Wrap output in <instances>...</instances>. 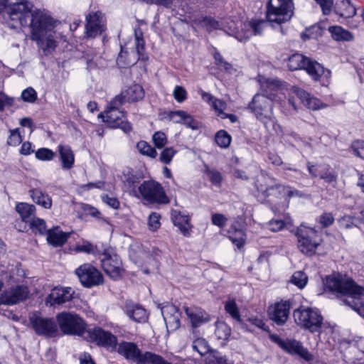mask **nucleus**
Returning <instances> with one entry per match:
<instances>
[{
  "label": "nucleus",
  "mask_w": 364,
  "mask_h": 364,
  "mask_svg": "<svg viewBox=\"0 0 364 364\" xmlns=\"http://www.w3.org/2000/svg\"><path fill=\"white\" fill-rule=\"evenodd\" d=\"M284 225V222L282 220H272L268 223L267 226L270 230L277 232L281 230Z\"/></svg>",
  "instance_id": "obj_63"
},
{
  "label": "nucleus",
  "mask_w": 364,
  "mask_h": 364,
  "mask_svg": "<svg viewBox=\"0 0 364 364\" xmlns=\"http://www.w3.org/2000/svg\"><path fill=\"white\" fill-rule=\"evenodd\" d=\"M102 200L105 203L114 209H117L119 207V201L116 198L109 197L108 195H104L102 196Z\"/></svg>",
  "instance_id": "obj_64"
},
{
  "label": "nucleus",
  "mask_w": 364,
  "mask_h": 364,
  "mask_svg": "<svg viewBox=\"0 0 364 364\" xmlns=\"http://www.w3.org/2000/svg\"><path fill=\"white\" fill-rule=\"evenodd\" d=\"M21 97L24 102L33 103L37 100V92L33 88L28 87L22 92Z\"/></svg>",
  "instance_id": "obj_49"
},
{
  "label": "nucleus",
  "mask_w": 364,
  "mask_h": 364,
  "mask_svg": "<svg viewBox=\"0 0 364 364\" xmlns=\"http://www.w3.org/2000/svg\"><path fill=\"white\" fill-rule=\"evenodd\" d=\"M177 153V151L173 147H166L163 149L159 156V160L164 164H168L172 161L173 157Z\"/></svg>",
  "instance_id": "obj_45"
},
{
  "label": "nucleus",
  "mask_w": 364,
  "mask_h": 364,
  "mask_svg": "<svg viewBox=\"0 0 364 364\" xmlns=\"http://www.w3.org/2000/svg\"><path fill=\"white\" fill-rule=\"evenodd\" d=\"M231 329L230 326L224 322L216 323L215 334L218 339L226 340L230 336Z\"/></svg>",
  "instance_id": "obj_43"
},
{
  "label": "nucleus",
  "mask_w": 364,
  "mask_h": 364,
  "mask_svg": "<svg viewBox=\"0 0 364 364\" xmlns=\"http://www.w3.org/2000/svg\"><path fill=\"white\" fill-rule=\"evenodd\" d=\"M185 116L186 112L181 110L170 112L168 114L170 120L174 123L178 124H182Z\"/></svg>",
  "instance_id": "obj_60"
},
{
  "label": "nucleus",
  "mask_w": 364,
  "mask_h": 364,
  "mask_svg": "<svg viewBox=\"0 0 364 364\" xmlns=\"http://www.w3.org/2000/svg\"><path fill=\"white\" fill-rule=\"evenodd\" d=\"M55 318L58 331L64 335L83 337L87 331L85 321L75 312L64 311L58 313Z\"/></svg>",
  "instance_id": "obj_4"
},
{
  "label": "nucleus",
  "mask_w": 364,
  "mask_h": 364,
  "mask_svg": "<svg viewBox=\"0 0 364 364\" xmlns=\"http://www.w3.org/2000/svg\"><path fill=\"white\" fill-rule=\"evenodd\" d=\"M75 274L85 287L90 288L103 283L101 272L90 264H83L75 269Z\"/></svg>",
  "instance_id": "obj_15"
},
{
  "label": "nucleus",
  "mask_w": 364,
  "mask_h": 364,
  "mask_svg": "<svg viewBox=\"0 0 364 364\" xmlns=\"http://www.w3.org/2000/svg\"><path fill=\"white\" fill-rule=\"evenodd\" d=\"M200 23L208 32L220 28L219 23L211 17H204L201 20Z\"/></svg>",
  "instance_id": "obj_51"
},
{
  "label": "nucleus",
  "mask_w": 364,
  "mask_h": 364,
  "mask_svg": "<svg viewBox=\"0 0 364 364\" xmlns=\"http://www.w3.org/2000/svg\"><path fill=\"white\" fill-rule=\"evenodd\" d=\"M290 303L288 301H282L275 303L269 307L268 314L269 318L277 325H283L289 318Z\"/></svg>",
  "instance_id": "obj_18"
},
{
  "label": "nucleus",
  "mask_w": 364,
  "mask_h": 364,
  "mask_svg": "<svg viewBox=\"0 0 364 364\" xmlns=\"http://www.w3.org/2000/svg\"><path fill=\"white\" fill-rule=\"evenodd\" d=\"M355 217L350 215H344L338 220L339 225L346 229L352 228L355 226L354 223Z\"/></svg>",
  "instance_id": "obj_56"
},
{
  "label": "nucleus",
  "mask_w": 364,
  "mask_h": 364,
  "mask_svg": "<svg viewBox=\"0 0 364 364\" xmlns=\"http://www.w3.org/2000/svg\"><path fill=\"white\" fill-rule=\"evenodd\" d=\"M124 311L126 315L135 322L143 323L147 320L146 311L141 306L127 303Z\"/></svg>",
  "instance_id": "obj_28"
},
{
  "label": "nucleus",
  "mask_w": 364,
  "mask_h": 364,
  "mask_svg": "<svg viewBox=\"0 0 364 364\" xmlns=\"http://www.w3.org/2000/svg\"><path fill=\"white\" fill-rule=\"evenodd\" d=\"M14 103V99L9 97L5 93L0 92V111H3L7 106H11Z\"/></svg>",
  "instance_id": "obj_62"
},
{
  "label": "nucleus",
  "mask_w": 364,
  "mask_h": 364,
  "mask_svg": "<svg viewBox=\"0 0 364 364\" xmlns=\"http://www.w3.org/2000/svg\"><path fill=\"white\" fill-rule=\"evenodd\" d=\"M127 102L124 100V97L122 96V92L120 95H117L114 98H113L107 109H119V107Z\"/></svg>",
  "instance_id": "obj_59"
},
{
  "label": "nucleus",
  "mask_w": 364,
  "mask_h": 364,
  "mask_svg": "<svg viewBox=\"0 0 364 364\" xmlns=\"http://www.w3.org/2000/svg\"><path fill=\"white\" fill-rule=\"evenodd\" d=\"M173 95L178 102H182L187 98V92L186 90L182 86L179 85L176 86L174 88Z\"/></svg>",
  "instance_id": "obj_54"
},
{
  "label": "nucleus",
  "mask_w": 364,
  "mask_h": 364,
  "mask_svg": "<svg viewBox=\"0 0 364 364\" xmlns=\"http://www.w3.org/2000/svg\"><path fill=\"white\" fill-rule=\"evenodd\" d=\"M304 70L314 80H318L321 76L328 78L331 75L329 70H326L321 64L310 58L308 59Z\"/></svg>",
  "instance_id": "obj_26"
},
{
  "label": "nucleus",
  "mask_w": 364,
  "mask_h": 364,
  "mask_svg": "<svg viewBox=\"0 0 364 364\" xmlns=\"http://www.w3.org/2000/svg\"><path fill=\"white\" fill-rule=\"evenodd\" d=\"M16 210L25 223H28L35 217L36 207L33 205L26 203H18L16 205Z\"/></svg>",
  "instance_id": "obj_34"
},
{
  "label": "nucleus",
  "mask_w": 364,
  "mask_h": 364,
  "mask_svg": "<svg viewBox=\"0 0 364 364\" xmlns=\"http://www.w3.org/2000/svg\"><path fill=\"white\" fill-rule=\"evenodd\" d=\"M329 31L331 33L333 38L337 41H348L352 38L350 33L348 31L344 30L341 26H331L329 27Z\"/></svg>",
  "instance_id": "obj_41"
},
{
  "label": "nucleus",
  "mask_w": 364,
  "mask_h": 364,
  "mask_svg": "<svg viewBox=\"0 0 364 364\" xmlns=\"http://www.w3.org/2000/svg\"><path fill=\"white\" fill-rule=\"evenodd\" d=\"M83 338L88 342L106 348H114L117 344V338L114 335L98 326L87 329Z\"/></svg>",
  "instance_id": "obj_14"
},
{
  "label": "nucleus",
  "mask_w": 364,
  "mask_h": 364,
  "mask_svg": "<svg viewBox=\"0 0 364 364\" xmlns=\"http://www.w3.org/2000/svg\"><path fill=\"white\" fill-rule=\"evenodd\" d=\"M206 364H228V363L225 357L218 352H214L207 357Z\"/></svg>",
  "instance_id": "obj_52"
},
{
  "label": "nucleus",
  "mask_w": 364,
  "mask_h": 364,
  "mask_svg": "<svg viewBox=\"0 0 364 364\" xmlns=\"http://www.w3.org/2000/svg\"><path fill=\"white\" fill-rule=\"evenodd\" d=\"M21 142V136L18 129L10 131V135L7 139V144L10 146H16Z\"/></svg>",
  "instance_id": "obj_53"
},
{
  "label": "nucleus",
  "mask_w": 364,
  "mask_h": 364,
  "mask_svg": "<svg viewBox=\"0 0 364 364\" xmlns=\"http://www.w3.org/2000/svg\"><path fill=\"white\" fill-rule=\"evenodd\" d=\"M228 233L230 240L237 247H240L244 245L245 242V234L240 228L238 222L235 221L230 225Z\"/></svg>",
  "instance_id": "obj_30"
},
{
  "label": "nucleus",
  "mask_w": 364,
  "mask_h": 364,
  "mask_svg": "<svg viewBox=\"0 0 364 364\" xmlns=\"http://www.w3.org/2000/svg\"><path fill=\"white\" fill-rule=\"evenodd\" d=\"M292 0H269L267 5V18L272 26L282 25L289 21L293 16Z\"/></svg>",
  "instance_id": "obj_6"
},
{
  "label": "nucleus",
  "mask_w": 364,
  "mask_h": 364,
  "mask_svg": "<svg viewBox=\"0 0 364 364\" xmlns=\"http://www.w3.org/2000/svg\"><path fill=\"white\" fill-rule=\"evenodd\" d=\"M29 294V291L26 286H17L11 288L4 292L0 297V304L8 305L16 304L26 300Z\"/></svg>",
  "instance_id": "obj_17"
},
{
  "label": "nucleus",
  "mask_w": 364,
  "mask_h": 364,
  "mask_svg": "<svg viewBox=\"0 0 364 364\" xmlns=\"http://www.w3.org/2000/svg\"><path fill=\"white\" fill-rule=\"evenodd\" d=\"M321 8L322 13L324 15H328L331 12L333 6V0H315Z\"/></svg>",
  "instance_id": "obj_57"
},
{
  "label": "nucleus",
  "mask_w": 364,
  "mask_h": 364,
  "mask_svg": "<svg viewBox=\"0 0 364 364\" xmlns=\"http://www.w3.org/2000/svg\"><path fill=\"white\" fill-rule=\"evenodd\" d=\"M103 121L112 127H117L122 124V121L125 119V114L119 109H107L103 113L100 114Z\"/></svg>",
  "instance_id": "obj_25"
},
{
  "label": "nucleus",
  "mask_w": 364,
  "mask_h": 364,
  "mask_svg": "<svg viewBox=\"0 0 364 364\" xmlns=\"http://www.w3.org/2000/svg\"><path fill=\"white\" fill-rule=\"evenodd\" d=\"M274 181V178H264V184H256L257 191L265 198L274 197L275 198L284 199L285 201V207L288 206L289 199L290 198L301 197L302 196L299 191L292 189L288 186L276 183Z\"/></svg>",
  "instance_id": "obj_5"
},
{
  "label": "nucleus",
  "mask_w": 364,
  "mask_h": 364,
  "mask_svg": "<svg viewBox=\"0 0 364 364\" xmlns=\"http://www.w3.org/2000/svg\"><path fill=\"white\" fill-rule=\"evenodd\" d=\"M140 182V176L131 168H126L122 172L123 188L130 196H135L137 193L136 186Z\"/></svg>",
  "instance_id": "obj_22"
},
{
  "label": "nucleus",
  "mask_w": 364,
  "mask_h": 364,
  "mask_svg": "<svg viewBox=\"0 0 364 364\" xmlns=\"http://www.w3.org/2000/svg\"><path fill=\"white\" fill-rule=\"evenodd\" d=\"M29 322L38 336L53 338L58 335L56 318L43 317L38 312H34L29 316Z\"/></svg>",
  "instance_id": "obj_10"
},
{
  "label": "nucleus",
  "mask_w": 364,
  "mask_h": 364,
  "mask_svg": "<svg viewBox=\"0 0 364 364\" xmlns=\"http://www.w3.org/2000/svg\"><path fill=\"white\" fill-rule=\"evenodd\" d=\"M269 339L277 344L282 350L291 355H298L306 361H311L314 356L302 343L294 339L283 340L279 336L274 333L269 335Z\"/></svg>",
  "instance_id": "obj_12"
},
{
  "label": "nucleus",
  "mask_w": 364,
  "mask_h": 364,
  "mask_svg": "<svg viewBox=\"0 0 364 364\" xmlns=\"http://www.w3.org/2000/svg\"><path fill=\"white\" fill-rule=\"evenodd\" d=\"M267 26V22L264 20L252 19L247 22L231 21L228 23L225 31L239 41H245L252 35H261Z\"/></svg>",
  "instance_id": "obj_3"
},
{
  "label": "nucleus",
  "mask_w": 364,
  "mask_h": 364,
  "mask_svg": "<svg viewBox=\"0 0 364 364\" xmlns=\"http://www.w3.org/2000/svg\"><path fill=\"white\" fill-rule=\"evenodd\" d=\"M249 107L256 117L264 124H267L273 117L272 101L264 95H255Z\"/></svg>",
  "instance_id": "obj_13"
},
{
  "label": "nucleus",
  "mask_w": 364,
  "mask_h": 364,
  "mask_svg": "<svg viewBox=\"0 0 364 364\" xmlns=\"http://www.w3.org/2000/svg\"><path fill=\"white\" fill-rule=\"evenodd\" d=\"M336 13L341 17L350 18L355 14L356 10L350 0H341L336 4Z\"/></svg>",
  "instance_id": "obj_35"
},
{
  "label": "nucleus",
  "mask_w": 364,
  "mask_h": 364,
  "mask_svg": "<svg viewBox=\"0 0 364 364\" xmlns=\"http://www.w3.org/2000/svg\"><path fill=\"white\" fill-rule=\"evenodd\" d=\"M154 146L157 149L163 148L167 143L166 134L162 132H156L152 136Z\"/></svg>",
  "instance_id": "obj_48"
},
{
  "label": "nucleus",
  "mask_w": 364,
  "mask_h": 364,
  "mask_svg": "<svg viewBox=\"0 0 364 364\" xmlns=\"http://www.w3.org/2000/svg\"><path fill=\"white\" fill-rule=\"evenodd\" d=\"M68 233L63 232L59 228H55L48 230V242L54 247L62 246L68 240Z\"/></svg>",
  "instance_id": "obj_31"
},
{
  "label": "nucleus",
  "mask_w": 364,
  "mask_h": 364,
  "mask_svg": "<svg viewBox=\"0 0 364 364\" xmlns=\"http://www.w3.org/2000/svg\"><path fill=\"white\" fill-rule=\"evenodd\" d=\"M29 0H0V13L8 25L16 28L19 26L31 29V39L35 41L45 55L55 50L61 35L55 28L57 21L49 11L33 9Z\"/></svg>",
  "instance_id": "obj_1"
},
{
  "label": "nucleus",
  "mask_w": 364,
  "mask_h": 364,
  "mask_svg": "<svg viewBox=\"0 0 364 364\" xmlns=\"http://www.w3.org/2000/svg\"><path fill=\"white\" fill-rule=\"evenodd\" d=\"M291 92L294 93L301 101V102L309 109L316 110L323 107V104L317 98L311 97L305 90L294 86L291 87Z\"/></svg>",
  "instance_id": "obj_23"
},
{
  "label": "nucleus",
  "mask_w": 364,
  "mask_h": 364,
  "mask_svg": "<svg viewBox=\"0 0 364 364\" xmlns=\"http://www.w3.org/2000/svg\"><path fill=\"white\" fill-rule=\"evenodd\" d=\"M161 313L168 331H173L180 327V313L176 306L173 304H167L161 308Z\"/></svg>",
  "instance_id": "obj_20"
},
{
  "label": "nucleus",
  "mask_w": 364,
  "mask_h": 364,
  "mask_svg": "<svg viewBox=\"0 0 364 364\" xmlns=\"http://www.w3.org/2000/svg\"><path fill=\"white\" fill-rule=\"evenodd\" d=\"M141 198L151 204H166L169 203L162 186L154 181H145L137 188V193L134 196Z\"/></svg>",
  "instance_id": "obj_7"
},
{
  "label": "nucleus",
  "mask_w": 364,
  "mask_h": 364,
  "mask_svg": "<svg viewBox=\"0 0 364 364\" xmlns=\"http://www.w3.org/2000/svg\"><path fill=\"white\" fill-rule=\"evenodd\" d=\"M350 149L356 156L364 159V141L355 140L353 141Z\"/></svg>",
  "instance_id": "obj_47"
},
{
  "label": "nucleus",
  "mask_w": 364,
  "mask_h": 364,
  "mask_svg": "<svg viewBox=\"0 0 364 364\" xmlns=\"http://www.w3.org/2000/svg\"><path fill=\"white\" fill-rule=\"evenodd\" d=\"M183 310L193 328H198L210 320V315L200 307L184 306Z\"/></svg>",
  "instance_id": "obj_21"
},
{
  "label": "nucleus",
  "mask_w": 364,
  "mask_h": 364,
  "mask_svg": "<svg viewBox=\"0 0 364 364\" xmlns=\"http://www.w3.org/2000/svg\"><path fill=\"white\" fill-rule=\"evenodd\" d=\"M171 218L176 227L185 236L191 235V225L188 215L181 214L179 211L173 210L171 213Z\"/></svg>",
  "instance_id": "obj_27"
},
{
  "label": "nucleus",
  "mask_w": 364,
  "mask_h": 364,
  "mask_svg": "<svg viewBox=\"0 0 364 364\" xmlns=\"http://www.w3.org/2000/svg\"><path fill=\"white\" fill-rule=\"evenodd\" d=\"M142 33L139 35L136 33L135 40H136V50L139 55V59H144V42L143 38H141Z\"/></svg>",
  "instance_id": "obj_58"
},
{
  "label": "nucleus",
  "mask_w": 364,
  "mask_h": 364,
  "mask_svg": "<svg viewBox=\"0 0 364 364\" xmlns=\"http://www.w3.org/2000/svg\"><path fill=\"white\" fill-rule=\"evenodd\" d=\"M136 149L140 154L151 159H155L157 156L156 149L145 141H139L136 144Z\"/></svg>",
  "instance_id": "obj_39"
},
{
  "label": "nucleus",
  "mask_w": 364,
  "mask_h": 364,
  "mask_svg": "<svg viewBox=\"0 0 364 364\" xmlns=\"http://www.w3.org/2000/svg\"><path fill=\"white\" fill-rule=\"evenodd\" d=\"M55 155V153L48 148H41L35 153L36 159L41 161H50L54 158Z\"/></svg>",
  "instance_id": "obj_46"
},
{
  "label": "nucleus",
  "mask_w": 364,
  "mask_h": 364,
  "mask_svg": "<svg viewBox=\"0 0 364 364\" xmlns=\"http://www.w3.org/2000/svg\"><path fill=\"white\" fill-rule=\"evenodd\" d=\"M102 267L105 272L112 279L122 278L125 272L120 257L112 249H106L100 255Z\"/></svg>",
  "instance_id": "obj_11"
},
{
  "label": "nucleus",
  "mask_w": 364,
  "mask_h": 364,
  "mask_svg": "<svg viewBox=\"0 0 364 364\" xmlns=\"http://www.w3.org/2000/svg\"><path fill=\"white\" fill-rule=\"evenodd\" d=\"M318 221L323 228H326L333 224L334 217L331 213H323L319 216Z\"/></svg>",
  "instance_id": "obj_55"
},
{
  "label": "nucleus",
  "mask_w": 364,
  "mask_h": 364,
  "mask_svg": "<svg viewBox=\"0 0 364 364\" xmlns=\"http://www.w3.org/2000/svg\"><path fill=\"white\" fill-rule=\"evenodd\" d=\"M75 291L71 287H56L46 299V303L50 306L63 304L72 300Z\"/></svg>",
  "instance_id": "obj_19"
},
{
  "label": "nucleus",
  "mask_w": 364,
  "mask_h": 364,
  "mask_svg": "<svg viewBox=\"0 0 364 364\" xmlns=\"http://www.w3.org/2000/svg\"><path fill=\"white\" fill-rule=\"evenodd\" d=\"M29 192L31 197L36 204L46 209L51 208L52 199L47 193L38 188L31 190Z\"/></svg>",
  "instance_id": "obj_32"
},
{
  "label": "nucleus",
  "mask_w": 364,
  "mask_h": 364,
  "mask_svg": "<svg viewBox=\"0 0 364 364\" xmlns=\"http://www.w3.org/2000/svg\"><path fill=\"white\" fill-rule=\"evenodd\" d=\"M28 223L35 234L44 235L48 232L46 221L41 218L34 217Z\"/></svg>",
  "instance_id": "obj_37"
},
{
  "label": "nucleus",
  "mask_w": 364,
  "mask_h": 364,
  "mask_svg": "<svg viewBox=\"0 0 364 364\" xmlns=\"http://www.w3.org/2000/svg\"><path fill=\"white\" fill-rule=\"evenodd\" d=\"M58 150L60 155V160L63 169H70L75 162V156L71 148L68 145L59 144Z\"/></svg>",
  "instance_id": "obj_29"
},
{
  "label": "nucleus",
  "mask_w": 364,
  "mask_h": 364,
  "mask_svg": "<svg viewBox=\"0 0 364 364\" xmlns=\"http://www.w3.org/2000/svg\"><path fill=\"white\" fill-rule=\"evenodd\" d=\"M307 282L308 277L303 271L295 272L291 278V282L299 289H303L306 285Z\"/></svg>",
  "instance_id": "obj_44"
},
{
  "label": "nucleus",
  "mask_w": 364,
  "mask_h": 364,
  "mask_svg": "<svg viewBox=\"0 0 364 364\" xmlns=\"http://www.w3.org/2000/svg\"><path fill=\"white\" fill-rule=\"evenodd\" d=\"M259 82L260 83L262 95H264L270 101H272L279 90L282 82L277 79H266L259 77Z\"/></svg>",
  "instance_id": "obj_24"
},
{
  "label": "nucleus",
  "mask_w": 364,
  "mask_h": 364,
  "mask_svg": "<svg viewBox=\"0 0 364 364\" xmlns=\"http://www.w3.org/2000/svg\"><path fill=\"white\" fill-rule=\"evenodd\" d=\"M296 323L311 333L319 332L323 324V317L316 309H298L293 314Z\"/></svg>",
  "instance_id": "obj_9"
},
{
  "label": "nucleus",
  "mask_w": 364,
  "mask_h": 364,
  "mask_svg": "<svg viewBox=\"0 0 364 364\" xmlns=\"http://www.w3.org/2000/svg\"><path fill=\"white\" fill-rule=\"evenodd\" d=\"M122 96L127 102H135L141 100L144 96V92L142 87L137 84H134L127 89L123 90Z\"/></svg>",
  "instance_id": "obj_33"
},
{
  "label": "nucleus",
  "mask_w": 364,
  "mask_h": 364,
  "mask_svg": "<svg viewBox=\"0 0 364 364\" xmlns=\"http://www.w3.org/2000/svg\"><path fill=\"white\" fill-rule=\"evenodd\" d=\"M296 235L299 250L309 256L315 254L322 241L320 234L315 229L306 226H300L296 230Z\"/></svg>",
  "instance_id": "obj_8"
},
{
  "label": "nucleus",
  "mask_w": 364,
  "mask_h": 364,
  "mask_svg": "<svg viewBox=\"0 0 364 364\" xmlns=\"http://www.w3.org/2000/svg\"><path fill=\"white\" fill-rule=\"evenodd\" d=\"M325 287L338 297L347 296L352 299H346L343 302L364 318V303L357 302L364 296V287L358 285L351 278L339 272H333L326 278Z\"/></svg>",
  "instance_id": "obj_2"
},
{
  "label": "nucleus",
  "mask_w": 364,
  "mask_h": 364,
  "mask_svg": "<svg viewBox=\"0 0 364 364\" xmlns=\"http://www.w3.org/2000/svg\"><path fill=\"white\" fill-rule=\"evenodd\" d=\"M105 18L101 11L91 12L86 16L85 33L87 37L95 38L105 30Z\"/></svg>",
  "instance_id": "obj_16"
},
{
  "label": "nucleus",
  "mask_w": 364,
  "mask_h": 364,
  "mask_svg": "<svg viewBox=\"0 0 364 364\" xmlns=\"http://www.w3.org/2000/svg\"><path fill=\"white\" fill-rule=\"evenodd\" d=\"M231 140V136L223 129L218 131L215 136V143L221 148H228Z\"/></svg>",
  "instance_id": "obj_40"
},
{
  "label": "nucleus",
  "mask_w": 364,
  "mask_h": 364,
  "mask_svg": "<svg viewBox=\"0 0 364 364\" xmlns=\"http://www.w3.org/2000/svg\"><path fill=\"white\" fill-rule=\"evenodd\" d=\"M161 216L157 213H152L149 215L148 218V226L150 230L156 231L159 228Z\"/></svg>",
  "instance_id": "obj_50"
},
{
  "label": "nucleus",
  "mask_w": 364,
  "mask_h": 364,
  "mask_svg": "<svg viewBox=\"0 0 364 364\" xmlns=\"http://www.w3.org/2000/svg\"><path fill=\"white\" fill-rule=\"evenodd\" d=\"M212 223L219 228H223L227 222L226 217L220 213H214L212 215Z\"/></svg>",
  "instance_id": "obj_61"
},
{
  "label": "nucleus",
  "mask_w": 364,
  "mask_h": 364,
  "mask_svg": "<svg viewBox=\"0 0 364 364\" xmlns=\"http://www.w3.org/2000/svg\"><path fill=\"white\" fill-rule=\"evenodd\" d=\"M225 311L235 320L241 322L239 309L235 300L229 299L225 302Z\"/></svg>",
  "instance_id": "obj_38"
},
{
  "label": "nucleus",
  "mask_w": 364,
  "mask_h": 364,
  "mask_svg": "<svg viewBox=\"0 0 364 364\" xmlns=\"http://www.w3.org/2000/svg\"><path fill=\"white\" fill-rule=\"evenodd\" d=\"M309 58L300 53L291 55L287 63V66L290 70H304Z\"/></svg>",
  "instance_id": "obj_36"
},
{
  "label": "nucleus",
  "mask_w": 364,
  "mask_h": 364,
  "mask_svg": "<svg viewBox=\"0 0 364 364\" xmlns=\"http://www.w3.org/2000/svg\"><path fill=\"white\" fill-rule=\"evenodd\" d=\"M192 347L201 355H204L210 351V346L208 341L203 338L195 339L193 342Z\"/></svg>",
  "instance_id": "obj_42"
}]
</instances>
